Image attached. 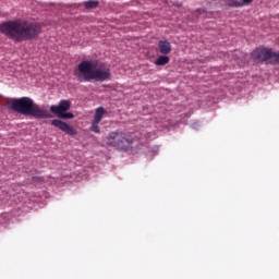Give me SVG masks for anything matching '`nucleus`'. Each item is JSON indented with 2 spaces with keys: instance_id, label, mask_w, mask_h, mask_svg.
Instances as JSON below:
<instances>
[{
  "instance_id": "nucleus-7",
  "label": "nucleus",
  "mask_w": 279,
  "mask_h": 279,
  "mask_svg": "<svg viewBox=\"0 0 279 279\" xmlns=\"http://www.w3.org/2000/svg\"><path fill=\"white\" fill-rule=\"evenodd\" d=\"M50 124L58 128L61 130V132H64V134H68L69 136H75L77 134V131L73 129V126L69 125L62 120H52L50 121Z\"/></svg>"
},
{
  "instance_id": "nucleus-1",
  "label": "nucleus",
  "mask_w": 279,
  "mask_h": 279,
  "mask_svg": "<svg viewBox=\"0 0 279 279\" xmlns=\"http://www.w3.org/2000/svg\"><path fill=\"white\" fill-rule=\"evenodd\" d=\"M0 34L15 43L36 40L43 34V24L23 19L11 20L0 24Z\"/></svg>"
},
{
  "instance_id": "nucleus-12",
  "label": "nucleus",
  "mask_w": 279,
  "mask_h": 279,
  "mask_svg": "<svg viewBox=\"0 0 279 279\" xmlns=\"http://www.w3.org/2000/svg\"><path fill=\"white\" fill-rule=\"evenodd\" d=\"M97 5H99V1L97 0H89L84 2V7L86 8V10H95Z\"/></svg>"
},
{
  "instance_id": "nucleus-5",
  "label": "nucleus",
  "mask_w": 279,
  "mask_h": 279,
  "mask_svg": "<svg viewBox=\"0 0 279 279\" xmlns=\"http://www.w3.org/2000/svg\"><path fill=\"white\" fill-rule=\"evenodd\" d=\"M68 110H71V100H60L59 105H52L50 107V112L52 114H57L59 119H74L75 114L71 112H66Z\"/></svg>"
},
{
  "instance_id": "nucleus-4",
  "label": "nucleus",
  "mask_w": 279,
  "mask_h": 279,
  "mask_svg": "<svg viewBox=\"0 0 279 279\" xmlns=\"http://www.w3.org/2000/svg\"><path fill=\"white\" fill-rule=\"evenodd\" d=\"M106 138L107 145L120 150L130 149L131 145L134 143V138H132V136H123L121 132H111Z\"/></svg>"
},
{
  "instance_id": "nucleus-2",
  "label": "nucleus",
  "mask_w": 279,
  "mask_h": 279,
  "mask_svg": "<svg viewBox=\"0 0 279 279\" xmlns=\"http://www.w3.org/2000/svg\"><path fill=\"white\" fill-rule=\"evenodd\" d=\"M74 75L78 82H108L112 77L110 68L99 61H82Z\"/></svg>"
},
{
  "instance_id": "nucleus-8",
  "label": "nucleus",
  "mask_w": 279,
  "mask_h": 279,
  "mask_svg": "<svg viewBox=\"0 0 279 279\" xmlns=\"http://www.w3.org/2000/svg\"><path fill=\"white\" fill-rule=\"evenodd\" d=\"M159 52L163 56H168V53H171V44L167 40H160L158 44Z\"/></svg>"
},
{
  "instance_id": "nucleus-3",
  "label": "nucleus",
  "mask_w": 279,
  "mask_h": 279,
  "mask_svg": "<svg viewBox=\"0 0 279 279\" xmlns=\"http://www.w3.org/2000/svg\"><path fill=\"white\" fill-rule=\"evenodd\" d=\"M11 110L24 117H34L35 119H53V116L49 111L41 109L38 105L34 104V100L29 97H22L12 99L10 102Z\"/></svg>"
},
{
  "instance_id": "nucleus-13",
  "label": "nucleus",
  "mask_w": 279,
  "mask_h": 279,
  "mask_svg": "<svg viewBox=\"0 0 279 279\" xmlns=\"http://www.w3.org/2000/svg\"><path fill=\"white\" fill-rule=\"evenodd\" d=\"M90 132H95V134H99L101 132V129L99 128V122H95L92 120V126L89 128Z\"/></svg>"
},
{
  "instance_id": "nucleus-14",
  "label": "nucleus",
  "mask_w": 279,
  "mask_h": 279,
  "mask_svg": "<svg viewBox=\"0 0 279 279\" xmlns=\"http://www.w3.org/2000/svg\"><path fill=\"white\" fill-rule=\"evenodd\" d=\"M251 2L252 0H245V5H250Z\"/></svg>"
},
{
  "instance_id": "nucleus-9",
  "label": "nucleus",
  "mask_w": 279,
  "mask_h": 279,
  "mask_svg": "<svg viewBox=\"0 0 279 279\" xmlns=\"http://www.w3.org/2000/svg\"><path fill=\"white\" fill-rule=\"evenodd\" d=\"M104 114H106V109H104V107L97 108L93 121L96 123H101V119H104Z\"/></svg>"
},
{
  "instance_id": "nucleus-10",
  "label": "nucleus",
  "mask_w": 279,
  "mask_h": 279,
  "mask_svg": "<svg viewBox=\"0 0 279 279\" xmlns=\"http://www.w3.org/2000/svg\"><path fill=\"white\" fill-rule=\"evenodd\" d=\"M169 57H167V56H159L158 58H157V60L155 61V64L157 65V66H165V65H167V64H169Z\"/></svg>"
},
{
  "instance_id": "nucleus-6",
  "label": "nucleus",
  "mask_w": 279,
  "mask_h": 279,
  "mask_svg": "<svg viewBox=\"0 0 279 279\" xmlns=\"http://www.w3.org/2000/svg\"><path fill=\"white\" fill-rule=\"evenodd\" d=\"M253 60L257 62H269L271 64V59L274 58V49L258 47L251 53Z\"/></svg>"
},
{
  "instance_id": "nucleus-11",
  "label": "nucleus",
  "mask_w": 279,
  "mask_h": 279,
  "mask_svg": "<svg viewBox=\"0 0 279 279\" xmlns=\"http://www.w3.org/2000/svg\"><path fill=\"white\" fill-rule=\"evenodd\" d=\"M245 0H227V5L230 8H241V5H244Z\"/></svg>"
}]
</instances>
